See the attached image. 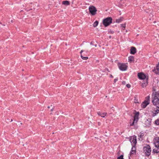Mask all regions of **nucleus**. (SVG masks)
Instances as JSON below:
<instances>
[{
    "mask_svg": "<svg viewBox=\"0 0 159 159\" xmlns=\"http://www.w3.org/2000/svg\"><path fill=\"white\" fill-rule=\"evenodd\" d=\"M152 95V103L159 104V90L155 92H153Z\"/></svg>",
    "mask_w": 159,
    "mask_h": 159,
    "instance_id": "obj_1",
    "label": "nucleus"
},
{
    "mask_svg": "<svg viewBox=\"0 0 159 159\" xmlns=\"http://www.w3.org/2000/svg\"><path fill=\"white\" fill-rule=\"evenodd\" d=\"M153 104L156 107H153L150 111L152 113V116L154 117L159 113V104L155 103Z\"/></svg>",
    "mask_w": 159,
    "mask_h": 159,
    "instance_id": "obj_2",
    "label": "nucleus"
},
{
    "mask_svg": "<svg viewBox=\"0 0 159 159\" xmlns=\"http://www.w3.org/2000/svg\"><path fill=\"white\" fill-rule=\"evenodd\" d=\"M150 102V97L149 96H148L146 97L145 100L141 104V107L143 108H145L149 104Z\"/></svg>",
    "mask_w": 159,
    "mask_h": 159,
    "instance_id": "obj_3",
    "label": "nucleus"
},
{
    "mask_svg": "<svg viewBox=\"0 0 159 159\" xmlns=\"http://www.w3.org/2000/svg\"><path fill=\"white\" fill-rule=\"evenodd\" d=\"M143 151L146 155L149 156L151 154V148L148 145H147L143 147Z\"/></svg>",
    "mask_w": 159,
    "mask_h": 159,
    "instance_id": "obj_4",
    "label": "nucleus"
},
{
    "mask_svg": "<svg viewBox=\"0 0 159 159\" xmlns=\"http://www.w3.org/2000/svg\"><path fill=\"white\" fill-rule=\"evenodd\" d=\"M112 19L111 17H107L103 20V23L104 25L106 27L109 25L112 22Z\"/></svg>",
    "mask_w": 159,
    "mask_h": 159,
    "instance_id": "obj_5",
    "label": "nucleus"
},
{
    "mask_svg": "<svg viewBox=\"0 0 159 159\" xmlns=\"http://www.w3.org/2000/svg\"><path fill=\"white\" fill-rule=\"evenodd\" d=\"M127 64L124 63H119L118 64V65L119 69L122 71H125L126 70L128 66Z\"/></svg>",
    "mask_w": 159,
    "mask_h": 159,
    "instance_id": "obj_6",
    "label": "nucleus"
},
{
    "mask_svg": "<svg viewBox=\"0 0 159 159\" xmlns=\"http://www.w3.org/2000/svg\"><path fill=\"white\" fill-rule=\"evenodd\" d=\"M89 10L92 15H95L97 11V10L96 7L93 6H90L89 7Z\"/></svg>",
    "mask_w": 159,
    "mask_h": 159,
    "instance_id": "obj_7",
    "label": "nucleus"
},
{
    "mask_svg": "<svg viewBox=\"0 0 159 159\" xmlns=\"http://www.w3.org/2000/svg\"><path fill=\"white\" fill-rule=\"evenodd\" d=\"M139 78L141 80H144L145 81H147L148 78L142 73H139L138 75Z\"/></svg>",
    "mask_w": 159,
    "mask_h": 159,
    "instance_id": "obj_8",
    "label": "nucleus"
},
{
    "mask_svg": "<svg viewBox=\"0 0 159 159\" xmlns=\"http://www.w3.org/2000/svg\"><path fill=\"white\" fill-rule=\"evenodd\" d=\"M153 142L155 147L159 148V138L156 137L154 138Z\"/></svg>",
    "mask_w": 159,
    "mask_h": 159,
    "instance_id": "obj_9",
    "label": "nucleus"
},
{
    "mask_svg": "<svg viewBox=\"0 0 159 159\" xmlns=\"http://www.w3.org/2000/svg\"><path fill=\"white\" fill-rule=\"evenodd\" d=\"M129 141L132 143V146H135L137 143L136 137L134 136L132 137L130 139Z\"/></svg>",
    "mask_w": 159,
    "mask_h": 159,
    "instance_id": "obj_10",
    "label": "nucleus"
},
{
    "mask_svg": "<svg viewBox=\"0 0 159 159\" xmlns=\"http://www.w3.org/2000/svg\"><path fill=\"white\" fill-rule=\"evenodd\" d=\"M139 112H136L134 117L133 119L134 121H136V122H137L139 119Z\"/></svg>",
    "mask_w": 159,
    "mask_h": 159,
    "instance_id": "obj_11",
    "label": "nucleus"
},
{
    "mask_svg": "<svg viewBox=\"0 0 159 159\" xmlns=\"http://www.w3.org/2000/svg\"><path fill=\"white\" fill-rule=\"evenodd\" d=\"M136 52V48L134 47H132L130 49V53L134 54Z\"/></svg>",
    "mask_w": 159,
    "mask_h": 159,
    "instance_id": "obj_12",
    "label": "nucleus"
},
{
    "mask_svg": "<svg viewBox=\"0 0 159 159\" xmlns=\"http://www.w3.org/2000/svg\"><path fill=\"white\" fill-rule=\"evenodd\" d=\"M134 146H133L131 150L130 153V155L134 154L135 153V148Z\"/></svg>",
    "mask_w": 159,
    "mask_h": 159,
    "instance_id": "obj_13",
    "label": "nucleus"
},
{
    "mask_svg": "<svg viewBox=\"0 0 159 159\" xmlns=\"http://www.w3.org/2000/svg\"><path fill=\"white\" fill-rule=\"evenodd\" d=\"M98 115L99 116H101L102 117H104L106 115L107 113L103 112L102 113L101 112H98Z\"/></svg>",
    "mask_w": 159,
    "mask_h": 159,
    "instance_id": "obj_14",
    "label": "nucleus"
},
{
    "mask_svg": "<svg viewBox=\"0 0 159 159\" xmlns=\"http://www.w3.org/2000/svg\"><path fill=\"white\" fill-rule=\"evenodd\" d=\"M134 58L133 56H130L128 57V61L129 62H132L134 61Z\"/></svg>",
    "mask_w": 159,
    "mask_h": 159,
    "instance_id": "obj_15",
    "label": "nucleus"
},
{
    "mask_svg": "<svg viewBox=\"0 0 159 159\" xmlns=\"http://www.w3.org/2000/svg\"><path fill=\"white\" fill-rule=\"evenodd\" d=\"M155 73L156 74H159V63L157 66L156 69L155 70Z\"/></svg>",
    "mask_w": 159,
    "mask_h": 159,
    "instance_id": "obj_16",
    "label": "nucleus"
},
{
    "mask_svg": "<svg viewBox=\"0 0 159 159\" xmlns=\"http://www.w3.org/2000/svg\"><path fill=\"white\" fill-rule=\"evenodd\" d=\"M62 4L66 5H70V2L68 1H63L62 2Z\"/></svg>",
    "mask_w": 159,
    "mask_h": 159,
    "instance_id": "obj_17",
    "label": "nucleus"
},
{
    "mask_svg": "<svg viewBox=\"0 0 159 159\" xmlns=\"http://www.w3.org/2000/svg\"><path fill=\"white\" fill-rule=\"evenodd\" d=\"M148 84L147 81H146L142 84V86L144 88L146 87Z\"/></svg>",
    "mask_w": 159,
    "mask_h": 159,
    "instance_id": "obj_18",
    "label": "nucleus"
},
{
    "mask_svg": "<svg viewBox=\"0 0 159 159\" xmlns=\"http://www.w3.org/2000/svg\"><path fill=\"white\" fill-rule=\"evenodd\" d=\"M98 22L97 20L96 21L93 23V27H96L98 25Z\"/></svg>",
    "mask_w": 159,
    "mask_h": 159,
    "instance_id": "obj_19",
    "label": "nucleus"
},
{
    "mask_svg": "<svg viewBox=\"0 0 159 159\" xmlns=\"http://www.w3.org/2000/svg\"><path fill=\"white\" fill-rule=\"evenodd\" d=\"M144 133H141V132H140V133L139 135H138V136H139L140 138H142L143 137V136H144Z\"/></svg>",
    "mask_w": 159,
    "mask_h": 159,
    "instance_id": "obj_20",
    "label": "nucleus"
},
{
    "mask_svg": "<svg viewBox=\"0 0 159 159\" xmlns=\"http://www.w3.org/2000/svg\"><path fill=\"white\" fill-rule=\"evenodd\" d=\"M155 124L157 125H159V118L155 121Z\"/></svg>",
    "mask_w": 159,
    "mask_h": 159,
    "instance_id": "obj_21",
    "label": "nucleus"
},
{
    "mask_svg": "<svg viewBox=\"0 0 159 159\" xmlns=\"http://www.w3.org/2000/svg\"><path fill=\"white\" fill-rule=\"evenodd\" d=\"M80 57L83 60H87L88 58V57H85L83 56L82 54L80 55Z\"/></svg>",
    "mask_w": 159,
    "mask_h": 159,
    "instance_id": "obj_22",
    "label": "nucleus"
},
{
    "mask_svg": "<svg viewBox=\"0 0 159 159\" xmlns=\"http://www.w3.org/2000/svg\"><path fill=\"white\" fill-rule=\"evenodd\" d=\"M159 152V150L158 149H153V153H157Z\"/></svg>",
    "mask_w": 159,
    "mask_h": 159,
    "instance_id": "obj_23",
    "label": "nucleus"
},
{
    "mask_svg": "<svg viewBox=\"0 0 159 159\" xmlns=\"http://www.w3.org/2000/svg\"><path fill=\"white\" fill-rule=\"evenodd\" d=\"M121 25L122 26V30H124L126 26V24H121Z\"/></svg>",
    "mask_w": 159,
    "mask_h": 159,
    "instance_id": "obj_24",
    "label": "nucleus"
},
{
    "mask_svg": "<svg viewBox=\"0 0 159 159\" xmlns=\"http://www.w3.org/2000/svg\"><path fill=\"white\" fill-rule=\"evenodd\" d=\"M134 123H136L137 122H136V121H134V120H133V122L131 123V122L130 123V125L131 126L134 125Z\"/></svg>",
    "mask_w": 159,
    "mask_h": 159,
    "instance_id": "obj_25",
    "label": "nucleus"
},
{
    "mask_svg": "<svg viewBox=\"0 0 159 159\" xmlns=\"http://www.w3.org/2000/svg\"><path fill=\"white\" fill-rule=\"evenodd\" d=\"M117 159H124L123 158V156L121 155L119 157L117 158Z\"/></svg>",
    "mask_w": 159,
    "mask_h": 159,
    "instance_id": "obj_26",
    "label": "nucleus"
},
{
    "mask_svg": "<svg viewBox=\"0 0 159 159\" xmlns=\"http://www.w3.org/2000/svg\"><path fill=\"white\" fill-rule=\"evenodd\" d=\"M126 86L128 88H129L130 87V85L129 84H127L126 85Z\"/></svg>",
    "mask_w": 159,
    "mask_h": 159,
    "instance_id": "obj_27",
    "label": "nucleus"
},
{
    "mask_svg": "<svg viewBox=\"0 0 159 159\" xmlns=\"http://www.w3.org/2000/svg\"><path fill=\"white\" fill-rule=\"evenodd\" d=\"M118 80V78H116L114 79V83H116Z\"/></svg>",
    "mask_w": 159,
    "mask_h": 159,
    "instance_id": "obj_28",
    "label": "nucleus"
},
{
    "mask_svg": "<svg viewBox=\"0 0 159 159\" xmlns=\"http://www.w3.org/2000/svg\"><path fill=\"white\" fill-rule=\"evenodd\" d=\"M156 91V89H155L154 87H153L152 88V92H155Z\"/></svg>",
    "mask_w": 159,
    "mask_h": 159,
    "instance_id": "obj_29",
    "label": "nucleus"
},
{
    "mask_svg": "<svg viewBox=\"0 0 159 159\" xmlns=\"http://www.w3.org/2000/svg\"><path fill=\"white\" fill-rule=\"evenodd\" d=\"M101 123L100 122H98V125L99 126H100L101 125Z\"/></svg>",
    "mask_w": 159,
    "mask_h": 159,
    "instance_id": "obj_30",
    "label": "nucleus"
},
{
    "mask_svg": "<svg viewBox=\"0 0 159 159\" xmlns=\"http://www.w3.org/2000/svg\"><path fill=\"white\" fill-rule=\"evenodd\" d=\"M83 52V50H81V51L80 52V54H81H81H82V52Z\"/></svg>",
    "mask_w": 159,
    "mask_h": 159,
    "instance_id": "obj_31",
    "label": "nucleus"
},
{
    "mask_svg": "<svg viewBox=\"0 0 159 159\" xmlns=\"http://www.w3.org/2000/svg\"><path fill=\"white\" fill-rule=\"evenodd\" d=\"M122 83L123 84H125V81H123L122 82Z\"/></svg>",
    "mask_w": 159,
    "mask_h": 159,
    "instance_id": "obj_32",
    "label": "nucleus"
},
{
    "mask_svg": "<svg viewBox=\"0 0 159 159\" xmlns=\"http://www.w3.org/2000/svg\"><path fill=\"white\" fill-rule=\"evenodd\" d=\"M110 76L111 78H113V76L112 75H111Z\"/></svg>",
    "mask_w": 159,
    "mask_h": 159,
    "instance_id": "obj_33",
    "label": "nucleus"
},
{
    "mask_svg": "<svg viewBox=\"0 0 159 159\" xmlns=\"http://www.w3.org/2000/svg\"><path fill=\"white\" fill-rule=\"evenodd\" d=\"M90 44H91V45H93V43H92V42H91V43H90Z\"/></svg>",
    "mask_w": 159,
    "mask_h": 159,
    "instance_id": "obj_34",
    "label": "nucleus"
},
{
    "mask_svg": "<svg viewBox=\"0 0 159 159\" xmlns=\"http://www.w3.org/2000/svg\"><path fill=\"white\" fill-rule=\"evenodd\" d=\"M53 108H52L51 109V111H53Z\"/></svg>",
    "mask_w": 159,
    "mask_h": 159,
    "instance_id": "obj_35",
    "label": "nucleus"
},
{
    "mask_svg": "<svg viewBox=\"0 0 159 159\" xmlns=\"http://www.w3.org/2000/svg\"><path fill=\"white\" fill-rule=\"evenodd\" d=\"M48 108H50V107L49 106H48Z\"/></svg>",
    "mask_w": 159,
    "mask_h": 159,
    "instance_id": "obj_36",
    "label": "nucleus"
}]
</instances>
